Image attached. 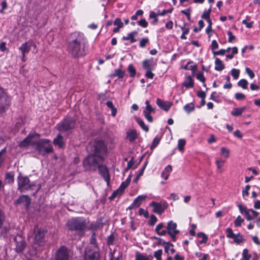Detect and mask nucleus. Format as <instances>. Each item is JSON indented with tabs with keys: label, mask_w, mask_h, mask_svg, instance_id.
Listing matches in <instances>:
<instances>
[{
	"label": "nucleus",
	"mask_w": 260,
	"mask_h": 260,
	"mask_svg": "<svg viewBox=\"0 0 260 260\" xmlns=\"http://www.w3.org/2000/svg\"><path fill=\"white\" fill-rule=\"evenodd\" d=\"M16 242V251L17 252H22L26 246L24 238L21 235H17L14 239Z\"/></svg>",
	"instance_id": "obj_15"
},
{
	"label": "nucleus",
	"mask_w": 260,
	"mask_h": 260,
	"mask_svg": "<svg viewBox=\"0 0 260 260\" xmlns=\"http://www.w3.org/2000/svg\"><path fill=\"white\" fill-rule=\"evenodd\" d=\"M138 34V32L134 31L129 32L127 34V36H123L122 39L123 40H130L131 43H135L137 41V40L135 38V37Z\"/></svg>",
	"instance_id": "obj_27"
},
{
	"label": "nucleus",
	"mask_w": 260,
	"mask_h": 260,
	"mask_svg": "<svg viewBox=\"0 0 260 260\" xmlns=\"http://www.w3.org/2000/svg\"><path fill=\"white\" fill-rule=\"evenodd\" d=\"M158 15V13L156 14L154 12L151 11L150 12L149 17H150V18H151V19H153V24H155V23H156L157 22L158 19H157V17Z\"/></svg>",
	"instance_id": "obj_38"
},
{
	"label": "nucleus",
	"mask_w": 260,
	"mask_h": 260,
	"mask_svg": "<svg viewBox=\"0 0 260 260\" xmlns=\"http://www.w3.org/2000/svg\"><path fill=\"white\" fill-rule=\"evenodd\" d=\"M11 98L0 86V114L6 111L10 107Z\"/></svg>",
	"instance_id": "obj_7"
},
{
	"label": "nucleus",
	"mask_w": 260,
	"mask_h": 260,
	"mask_svg": "<svg viewBox=\"0 0 260 260\" xmlns=\"http://www.w3.org/2000/svg\"><path fill=\"white\" fill-rule=\"evenodd\" d=\"M145 76L149 79H152L154 77V74L152 72V70H146Z\"/></svg>",
	"instance_id": "obj_60"
},
{
	"label": "nucleus",
	"mask_w": 260,
	"mask_h": 260,
	"mask_svg": "<svg viewBox=\"0 0 260 260\" xmlns=\"http://www.w3.org/2000/svg\"><path fill=\"white\" fill-rule=\"evenodd\" d=\"M160 141V138L159 137H156L153 140L152 144L151 146V148L153 149L155 148L157 145L159 144Z\"/></svg>",
	"instance_id": "obj_49"
},
{
	"label": "nucleus",
	"mask_w": 260,
	"mask_h": 260,
	"mask_svg": "<svg viewBox=\"0 0 260 260\" xmlns=\"http://www.w3.org/2000/svg\"><path fill=\"white\" fill-rule=\"evenodd\" d=\"M157 220V218L155 215H151L150 220L149 221V225H153L156 223Z\"/></svg>",
	"instance_id": "obj_52"
},
{
	"label": "nucleus",
	"mask_w": 260,
	"mask_h": 260,
	"mask_svg": "<svg viewBox=\"0 0 260 260\" xmlns=\"http://www.w3.org/2000/svg\"><path fill=\"white\" fill-rule=\"evenodd\" d=\"M229 150L225 147H222L221 148V154L223 155L225 158L229 157Z\"/></svg>",
	"instance_id": "obj_50"
},
{
	"label": "nucleus",
	"mask_w": 260,
	"mask_h": 260,
	"mask_svg": "<svg viewBox=\"0 0 260 260\" xmlns=\"http://www.w3.org/2000/svg\"><path fill=\"white\" fill-rule=\"evenodd\" d=\"M139 213L140 215H144L145 217L148 218L149 217L148 212L147 211L143 208H140L139 210Z\"/></svg>",
	"instance_id": "obj_55"
},
{
	"label": "nucleus",
	"mask_w": 260,
	"mask_h": 260,
	"mask_svg": "<svg viewBox=\"0 0 260 260\" xmlns=\"http://www.w3.org/2000/svg\"><path fill=\"white\" fill-rule=\"evenodd\" d=\"M16 203L17 204H22L27 208L30 204V199L28 196L22 195L17 200Z\"/></svg>",
	"instance_id": "obj_20"
},
{
	"label": "nucleus",
	"mask_w": 260,
	"mask_h": 260,
	"mask_svg": "<svg viewBox=\"0 0 260 260\" xmlns=\"http://www.w3.org/2000/svg\"><path fill=\"white\" fill-rule=\"evenodd\" d=\"M155 108L145 107V110L143 111V115L145 118L149 122H152L153 120V117L150 115L151 113H155Z\"/></svg>",
	"instance_id": "obj_22"
},
{
	"label": "nucleus",
	"mask_w": 260,
	"mask_h": 260,
	"mask_svg": "<svg viewBox=\"0 0 260 260\" xmlns=\"http://www.w3.org/2000/svg\"><path fill=\"white\" fill-rule=\"evenodd\" d=\"M138 24L142 27H147L148 24L145 19H142L138 22Z\"/></svg>",
	"instance_id": "obj_51"
},
{
	"label": "nucleus",
	"mask_w": 260,
	"mask_h": 260,
	"mask_svg": "<svg viewBox=\"0 0 260 260\" xmlns=\"http://www.w3.org/2000/svg\"><path fill=\"white\" fill-rule=\"evenodd\" d=\"M53 144L59 148H62L65 144L63 137L60 135H58L56 138L53 140Z\"/></svg>",
	"instance_id": "obj_25"
},
{
	"label": "nucleus",
	"mask_w": 260,
	"mask_h": 260,
	"mask_svg": "<svg viewBox=\"0 0 260 260\" xmlns=\"http://www.w3.org/2000/svg\"><path fill=\"white\" fill-rule=\"evenodd\" d=\"M156 103L161 109L165 111H168L172 106L171 102L165 101L159 98L157 99Z\"/></svg>",
	"instance_id": "obj_18"
},
{
	"label": "nucleus",
	"mask_w": 260,
	"mask_h": 260,
	"mask_svg": "<svg viewBox=\"0 0 260 260\" xmlns=\"http://www.w3.org/2000/svg\"><path fill=\"white\" fill-rule=\"evenodd\" d=\"M137 138L136 131L134 129H129L126 133V138L130 142H134Z\"/></svg>",
	"instance_id": "obj_26"
},
{
	"label": "nucleus",
	"mask_w": 260,
	"mask_h": 260,
	"mask_svg": "<svg viewBox=\"0 0 260 260\" xmlns=\"http://www.w3.org/2000/svg\"><path fill=\"white\" fill-rule=\"evenodd\" d=\"M210 99L216 102H218L219 101V96L217 95V93L214 91L213 92L210 96Z\"/></svg>",
	"instance_id": "obj_56"
},
{
	"label": "nucleus",
	"mask_w": 260,
	"mask_h": 260,
	"mask_svg": "<svg viewBox=\"0 0 260 260\" xmlns=\"http://www.w3.org/2000/svg\"><path fill=\"white\" fill-rule=\"evenodd\" d=\"M100 254L96 245L93 248H88L85 252V260H98Z\"/></svg>",
	"instance_id": "obj_10"
},
{
	"label": "nucleus",
	"mask_w": 260,
	"mask_h": 260,
	"mask_svg": "<svg viewBox=\"0 0 260 260\" xmlns=\"http://www.w3.org/2000/svg\"><path fill=\"white\" fill-rule=\"evenodd\" d=\"M162 253V250H158L154 252V256L157 260H161V256Z\"/></svg>",
	"instance_id": "obj_53"
},
{
	"label": "nucleus",
	"mask_w": 260,
	"mask_h": 260,
	"mask_svg": "<svg viewBox=\"0 0 260 260\" xmlns=\"http://www.w3.org/2000/svg\"><path fill=\"white\" fill-rule=\"evenodd\" d=\"M66 225L70 231H75L80 235H83L86 229L87 224L85 219L79 217L68 220Z\"/></svg>",
	"instance_id": "obj_4"
},
{
	"label": "nucleus",
	"mask_w": 260,
	"mask_h": 260,
	"mask_svg": "<svg viewBox=\"0 0 260 260\" xmlns=\"http://www.w3.org/2000/svg\"><path fill=\"white\" fill-rule=\"evenodd\" d=\"M155 232L160 236H164L167 234V228L162 223L157 224L155 228Z\"/></svg>",
	"instance_id": "obj_23"
},
{
	"label": "nucleus",
	"mask_w": 260,
	"mask_h": 260,
	"mask_svg": "<svg viewBox=\"0 0 260 260\" xmlns=\"http://www.w3.org/2000/svg\"><path fill=\"white\" fill-rule=\"evenodd\" d=\"M105 161V156L89 154L82 161L84 169L86 172H95L98 168Z\"/></svg>",
	"instance_id": "obj_2"
},
{
	"label": "nucleus",
	"mask_w": 260,
	"mask_h": 260,
	"mask_svg": "<svg viewBox=\"0 0 260 260\" xmlns=\"http://www.w3.org/2000/svg\"><path fill=\"white\" fill-rule=\"evenodd\" d=\"M226 83L224 84L223 86V88L225 89H230L231 88L232 86V84L230 82V76H228L226 77Z\"/></svg>",
	"instance_id": "obj_43"
},
{
	"label": "nucleus",
	"mask_w": 260,
	"mask_h": 260,
	"mask_svg": "<svg viewBox=\"0 0 260 260\" xmlns=\"http://www.w3.org/2000/svg\"><path fill=\"white\" fill-rule=\"evenodd\" d=\"M197 78L198 80H200L201 82L203 83V86H206V84L205 82L206 81V78L204 76V74L202 72H199L197 75Z\"/></svg>",
	"instance_id": "obj_37"
},
{
	"label": "nucleus",
	"mask_w": 260,
	"mask_h": 260,
	"mask_svg": "<svg viewBox=\"0 0 260 260\" xmlns=\"http://www.w3.org/2000/svg\"><path fill=\"white\" fill-rule=\"evenodd\" d=\"M5 219V215L3 211L0 209V229H1Z\"/></svg>",
	"instance_id": "obj_44"
},
{
	"label": "nucleus",
	"mask_w": 260,
	"mask_h": 260,
	"mask_svg": "<svg viewBox=\"0 0 260 260\" xmlns=\"http://www.w3.org/2000/svg\"><path fill=\"white\" fill-rule=\"evenodd\" d=\"M55 260H69V254L66 247L62 246L57 251L55 255Z\"/></svg>",
	"instance_id": "obj_16"
},
{
	"label": "nucleus",
	"mask_w": 260,
	"mask_h": 260,
	"mask_svg": "<svg viewBox=\"0 0 260 260\" xmlns=\"http://www.w3.org/2000/svg\"><path fill=\"white\" fill-rule=\"evenodd\" d=\"M127 70L129 73V76L133 78L135 76L136 74V70L132 64L128 65L127 67Z\"/></svg>",
	"instance_id": "obj_34"
},
{
	"label": "nucleus",
	"mask_w": 260,
	"mask_h": 260,
	"mask_svg": "<svg viewBox=\"0 0 260 260\" xmlns=\"http://www.w3.org/2000/svg\"><path fill=\"white\" fill-rule=\"evenodd\" d=\"M32 138L33 135H28L26 138H25L23 141H22L20 142L19 146L21 147H23L27 146L31 142V140L32 139Z\"/></svg>",
	"instance_id": "obj_30"
},
{
	"label": "nucleus",
	"mask_w": 260,
	"mask_h": 260,
	"mask_svg": "<svg viewBox=\"0 0 260 260\" xmlns=\"http://www.w3.org/2000/svg\"><path fill=\"white\" fill-rule=\"evenodd\" d=\"M235 98L237 100H243L245 99V95L242 93H236L235 95Z\"/></svg>",
	"instance_id": "obj_57"
},
{
	"label": "nucleus",
	"mask_w": 260,
	"mask_h": 260,
	"mask_svg": "<svg viewBox=\"0 0 260 260\" xmlns=\"http://www.w3.org/2000/svg\"><path fill=\"white\" fill-rule=\"evenodd\" d=\"M244 221V219L241 218L240 216H238L236 220L234 221V224L235 226H240L241 223Z\"/></svg>",
	"instance_id": "obj_41"
},
{
	"label": "nucleus",
	"mask_w": 260,
	"mask_h": 260,
	"mask_svg": "<svg viewBox=\"0 0 260 260\" xmlns=\"http://www.w3.org/2000/svg\"><path fill=\"white\" fill-rule=\"evenodd\" d=\"M6 152V148H4L0 151V167L4 160V155Z\"/></svg>",
	"instance_id": "obj_48"
},
{
	"label": "nucleus",
	"mask_w": 260,
	"mask_h": 260,
	"mask_svg": "<svg viewBox=\"0 0 260 260\" xmlns=\"http://www.w3.org/2000/svg\"><path fill=\"white\" fill-rule=\"evenodd\" d=\"M113 24L115 25H117L119 27H123V23L121 22V19L120 18H116L114 21L113 22Z\"/></svg>",
	"instance_id": "obj_54"
},
{
	"label": "nucleus",
	"mask_w": 260,
	"mask_h": 260,
	"mask_svg": "<svg viewBox=\"0 0 260 260\" xmlns=\"http://www.w3.org/2000/svg\"><path fill=\"white\" fill-rule=\"evenodd\" d=\"M228 35L229 36L228 41L229 42H232V41L235 39V36L233 35L232 32L231 31H229L228 32Z\"/></svg>",
	"instance_id": "obj_64"
},
{
	"label": "nucleus",
	"mask_w": 260,
	"mask_h": 260,
	"mask_svg": "<svg viewBox=\"0 0 260 260\" xmlns=\"http://www.w3.org/2000/svg\"><path fill=\"white\" fill-rule=\"evenodd\" d=\"M75 125V120L73 118H67L58 123L56 127L60 132H65L73 129Z\"/></svg>",
	"instance_id": "obj_8"
},
{
	"label": "nucleus",
	"mask_w": 260,
	"mask_h": 260,
	"mask_svg": "<svg viewBox=\"0 0 260 260\" xmlns=\"http://www.w3.org/2000/svg\"><path fill=\"white\" fill-rule=\"evenodd\" d=\"M31 47H34V48H36V45L33 41L29 40L27 42L22 44L19 48L22 54V60L23 61H25V55L29 52Z\"/></svg>",
	"instance_id": "obj_11"
},
{
	"label": "nucleus",
	"mask_w": 260,
	"mask_h": 260,
	"mask_svg": "<svg viewBox=\"0 0 260 260\" xmlns=\"http://www.w3.org/2000/svg\"><path fill=\"white\" fill-rule=\"evenodd\" d=\"M186 144V141L184 139H180V151L184 150V146Z\"/></svg>",
	"instance_id": "obj_63"
},
{
	"label": "nucleus",
	"mask_w": 260,
	"mask_h": 260,
	"mask_svg": "<svg viewBox=\"0 0 260 260\" xmlns=\"http://www.w3.org/2000/svg\"><path fill=\"white\" fill-rule=\"evenodd\" d=\"M34 243L37 244L41 245L44 241L45 232L43 229L39 228L36 226L34 230Z\"/></svg>",
	"instance_id": "obj_12"
},
{
	"label": "nucleus",
	"mask_w": 260,
	"mask_h": 260,
	"mask_svg": "<svg viewBox=\"0 0 260 260\" xmlns=\"http://www.w3.org/2000/svg\"><path fill=\"white\" fill-rule=\"evenodd\" d=\"M146 198L145 195L139 196L134 200L132 204L128 207V209H133L139 207Z\"/></svg>",
	"instance_id": "obj_19"
},
{
	"label": "nucleus",
	"mask_w": 260,
	"mask_h": 260,
	"mask_svg": "<svg viewBox=\"0 0 260 260\" xmlns=\"http://www.w3.org/2000/svg\"><path fill=\"white\" fill-rule=\"evenodd\" d=\"M242 254L244 260H249L251 257V255L248 254V250L247 249H244L243 250Z\"/></svg>",
	"instance_id": "obj_45"
},
{
	"label": "nucleus",
	"mask_w": 260,
	"mask_h": 260,
	"mask_svg": "<svg viewBox=\"0 0 260 260\" xmlns=\"http://www.w3.org/2000/svg\"><path fill=\"white\" fill-rule=\"evenodd\" d=\"M239 74L240 71L238 69H233L231 70V74L235 79H237L238 78L239 76Z\"/></svg>",
	"instance_id": "obj_40"
},
{
	"label": "nucleus",
	"mask_w": 260,
	"mask_h": 260,
	"mask_svg": "<svg viewBox=\"0 0 260 260\" xmlns=\"http://www.w3.org/2000/svg\"><path fill=\"white\" fill-rule=\"evenodd\" d=\"M155 64L156 63L152 58L146 59L142 62V67L145 70H153L155 68Z\"/></svg>",
	"instance_id": "obj_21"
},
{
	"label": "nucleus",
	"mask_w": 260,
	"mask_h": 260,
	"mask_svg": "<svg viewBox=\"0 0 260 260\" xmlns=\"http://www.w3.org/2000/svg\"><path fill=\"white\" fill-rule=\"evenodd\" d=\"M211 12V8L210 7L209 9L208 10V11H205L203 14H202L201 17L203 19H208L210 18V14Z\"/></svg>",
	"instance_id": "obj_42"
},
{
	"label": "nucleus",
	"mask_w": 260,
	"mask_h": 260,
	"mask_svg": "<svg viewBox=\"0 0 260 260\" xmlns=\"http://www.w3.org/2000/svg\"><path fill=\"white\" fill-rule=\"evenodd\" d=\"M242 112L240 111L239 108H235L233 109L231 112V114L234 116H238L242 114Z\"/></svg>",
	"instance_id": "obj_39"
},
{
	"label": "nucleus",
	"mask_w": 260,
	"mask_h": 260,
	"mask_svg": "<svg viewBox=\"0 0 260 260\" xmlns=\"http://www.w3.org/2000/svg\"><path fill=\"white\" fill-rule=\"evenodd\" d=\"M125 73L121 69H118L114 71V72L111 75L112 77H118L119 78H122L124 76Z\"/></svg>",
	"instance_id": "obj_31"
},
{
	"label": "nucleus",
	"mask_w": 260,
	"mask_h": 260,
	"mask_svg": "<svg viewBox=\"0 0 260 260\" xmlns=\"http://www.w3.org/2000/svg\"><path fill=\"white\" fill-rule=\"evenodd\" d=\"M215 70L218 71H221L224 69V66L222 61L218 58H216L215 61Z\"/></svg>",
	"instance_id": "obj_28"
},
{
	"label": "nucleus",
	"mask_w": 260,
	"mask_h": 260,
	"mask_svg": "<svg viewBox=\"0 0 260 260\" xmlns=\"http://www.w3.org/2000/svg\"><path fill=\"white\" fill-rule=\"evenodd\" d=\"M239 210L241 213L243 214L245 213H247L249 212V210L247 209V208L245 206H243L242 204H239L238 206Z\"/></svg>",
	"instance_id": "obj_47"
},
{
	"label": "nucleus",
	"mask_w": 260,
	"mask_h": 260,
	"mask_svg": "<svg viewBox=\"0 0 260 260\" xmlns=\"http://www.w3.org/2000/svg\"><path fill=\"white\" fill-rule=\"evenodd\" d=\"M128 183L123 182L118 189L114 191L112 194L109 197L110 200L114 199L117 196H120L122 194L124 189L128 186Z\"/></svg>",
	"instance_id": "obj_17"
},
{
	"label": "nucleus",
	"mask_w": 260,
	"mask_h": 260,
	"mask_svg": "<svg viewBox=\"0 0 260 260\" xmlns=\"http://www.w3.org/2000/svg\"><path fill=\"white\" fill-rule=\"evenodd\" d=\"M87 41L83 35L73 33L68 42V50L74 57H80L86 54V45Z\"/></svg>",
	"instance_id": "obj_1"
},
{
	"label": "nucleus",
	"mask_w": 260,
	"mask_h": 260,
	"mask_svg": "<svg viewBox=\"0 0 260 260\" xmlns=\"http://www.w3.org/2000/svg\"><path fill=\"white\" fill-rule=\"evenodd\" d=\"M245 71H246V72L247 73V74L249 75V77L251 79H253L254 78V73L251 70H250L248 68H246Z\"/></svg>",
	"instance_id": "obj_59"
},
{
	"label": "nucleus",
	"mask_w": 260,
	"mask_h": 260,
	"mask_svg": "<svg viewBox=\"0 0 260 260\" xmlns=\"http://www.w3.org/2000/svg\"><path fill=\"white\" fill-rule=\"evenodd\" d=\"M250 188V186L249 185H247L245 187V189L243 190L242 191V195L243 197L248 196L249 195L248 190Z\"/></svg>",
	"instance_id": "obj_62"
},
{
	"label": "nucleus",
	"mask_w": 260,
	"mask_h": 260,
	"mask_svg": "<svg viewBox=\"0 0 260 260\" xmlns=\"http://www.w3.org/2000/svg\"><path fill=\"white\" fill-rule=\"evenodd\" d=\"M36 149L42 155L52 153L53 147L48 139H40L35 143Z\"/></svg>",
	"instance_id": "obj_6"
},
{
	"label": "nucleus",
	"mask_w": 260,
	"mask_h": 260,
	"mask_svg": "<svg viewBox=\"0 0 260 260\" xmlns=\"http://www.w3.org/2000/svg\"><path fill=\"white\" fill-rule=\"evenodd\" d=\"M136 121L138 124L140 125V126L146 132H147L149 131V127L145 124L143 120L141 119L140 118H137Z\"/></svg>",
	"instance_id": "obj_32"
},
{
	"label": "nucleus",
	"mask_w": 260,
	"mask_h": 260,
	"mask_svg": "<svg viewBox=\"0 0 260 260\" xmlns=\"http://www.w3.org/2000/svg\"><path fill=\"white\" fill-rule=\"evenodd\" d=\"M148 42L149 39L148 38H143L140 40L139 46L141 48H144Z\"/></svg>",
	"instance_id": "obj_46"
},
{
	"label": "nucleus",
	"mask_w": 260,
	"mask_h": 260,
	"mask_svg": "<svg viewBox=\"0 0 260 260\" xmlns=\"http://www.w3.org/2000/svg\"><path fill=\"white\" fill-rule=\"evenodd\" d=\"M150 206L153 207V211L157 213H161L165 210V208L162 207V205L155 202H152L150 204Z\"/></svg>",
	"instance_id": "obj_24"
},
{
	"label": "nucleus",
	"mask_w": 260,
	"mask_h": 260,
	"mask_svg": "<svg viewBox=\"0 0 260 260\" xmlns=\"http://www.w3.org/2000/svg\"><path fill=\"white\" fill-rule=\"evenodd\" d=\"M183 109L186 112L189 113L194 110V106L192 103H190L185 105Z\"/></svg>",
	"instance_id": "obj_33"
},
{
	"label": "nucleus",
	"mask_w": 260,
	"mask_h": 260,
	"mask_svg": "<svg viewBox=\"0 0 260 260\" xmlns=\"http://www.w3.org/2000/svg\"><path fill=\"white\" fill-rule=\"evenodd\" d=\"M197 236L199 238H202V240L200 241V244H205L207 242L208 237L204 233L202 232L199 233Z\"/></svg>",
	"instance_id": "obj_35"
},
{
	"label": "nucleus",
	"mask_w": 260,
	"mask_h": 260,
	"mask_svg": "<svg viewBox=\"0 0 260 260\" xmlns=\"http://www.w3.org/2000/svg\"><path fill=\"white\" fill-rule=\"evenodd\" d=\"M90 154L105 156L107 152V148L104 143L101 140L94 141L88 147Z\"/></svg>",
	"instance_id": "obj_5"
},
{
	"label": "nucleus",
	"mask_w": 260,
	"mask_h": 260,
	"mask_svg": "<svg viewBox=\"0 0 260 260\" xmlns=\"http://www.w3.org/2000/svg\"><path fill=\"white\" fill-rule=\"evenodd\" d=\"M237 84L243 89H246L247 88L248 82L245 79H241Z\"/></svg>",
	"instance_id": "obj_36"
},
{
	"label": "nucleus",
	"mask_w": 260,
	"mask_h": 260,
	"mask_svg": "<svg viewBox=\"0 0 260 260\" xmlns=\"http://www.w3.org/2000/svg\"><path fill=\"white\" fill-rule=\"evenodd\" d=\"M183 85L188 88L193 86V81L190 76H188L183 83Z\"/></svg>",
	"instance_id": "obj_29"
},
{
	"label": "nucleus",
	"mask_w": 260,
	"mask_h": 260,
	"mask_svg": "<svg viewBox=\"0 0 260 260\" xmlns=\"http://www.w3.org/2000/svg\"><path fill=\"white\" fill-rule=\"evenodd\" d=\"M6 179L8 180L9 183L14 182V176L10 173H8L6 175Z\"/></svg>",
	"instance_id": "obj_58"
},
{
	"label": "nucleus",
	"mask_w": 260,
	"mask_h": 260,
	"mask_svg": "<svg viewBox=\"0 0 260 260\" xmlns=\"http://www.w3.org/2000/svg\"><path fill=\"white\" fill-rule=\"evenodd\" d=\"M177 224L173 221H169L167 223V233H168L173 240H175V236L178 234L177 230Z\"/></svg>",
	"instance_id": "obj_14"
},
{
	"label": "nucleus",
	"mask_w": 260,
	"mask_h": 260,
	"mask_svg": "<svg viewBox=\"0 0 260 260\" xmlns=\"http://www.w3.org/2000/svg\"><path fill=\"white\" fill-rule=\"evenodd\" d=\"M211 49L214 51V50L217 49L218 48V44L217 43L216 40H213L212 41L211 46Z\"/></svg>",
	"instance_id": "obj_61"
},
{
	"label": "nucleus",
	"mask_w": 260,
	"mask_h": 260,
	"mask_svg": "<svg viewBox=\"0 0 260 260\" xmlns=\"http://www.w3.org/2000/svg\"><path fill=\"white\" fill-rule=\"evenodd\" d=\"M225 232L226 233L227 238L233 239L234 242L237 244L244 241L243 236L240 233L235 234L233 233L232 229L231 228H227L225 230Z\"/></svg>",
	"instance_id": "obj_13"
},
{
	"label": "nucleus",
	"mask_w": 260,
	"mask_h": 260,
	"mask_svg": "<svg viewBox=\"0 0 260 260\" xmlns=\"http://www.w3.org/2000/svg\"><path fill=\"white\" fill-rule=\"evenodd\" d=\"M18 188L20 192H24L25 190H35L32 195L35 196L41 188L40 184H36L35 182L30 183V180L28 177L23 176L19 174L17 178Z\"/></svg>",
	"instance_id": "obj_3"
},
{
	"label": "nucleus",
	"mask_w": 260,
	"mask_h": 260,
	"mask_svg": "<svg viewBox=\"0 0 260 260\" xmlns=\"http://www.w3.org/2000/svg\"><path fill=\"white\" fill-rule=\"evenodd\" d=\"M99 174L103 178L107 183V185H110L111 176L109 169L104 163H102L97 170Z\"/></svg>",
	"instance_id": "obj_9"
}]
</instances>
